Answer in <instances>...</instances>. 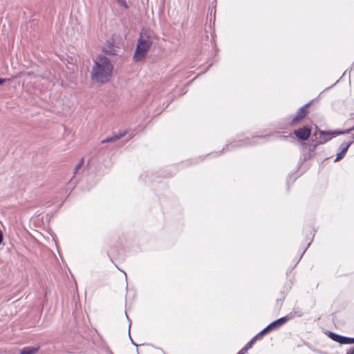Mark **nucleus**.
<instances>
[{
    "label": "nucleus",
    "instance_id": "obj_15",
    "mask_svg": "<svg viewBox=\"0 0 354 354\" xmlns=\"http://www.w3.org/2000/svg\"><path fill=\"white\" fill-rule=\"evenodd\" d=\"M116 1L120 6H122L126 8L128 7L126 0H116Z\"/></svg>",
    "mask_w": 354,
    "mask_h": 354
},
{
    "label": "nucleus",
    "instance_id": "obj_18",
    "mask_svg": "<svg viewBox=\"0 0 354 354\" xmlns=\"http://www.w3.org/2000/svg\"><path fill=\"white\" fill-rule=\"evenodd\" d=\"M346 354H354V346L351 348H350Z\"/></svg>",
    "mask_w": 354,
    "mask_h": 354
},
{
    "label": "nucleus",
    "instance_id": "obj_6",
    "mask_svg": "<svg viewBox=\"0 0 354 354\" xmlns=\"http://www.w3.org/2000/svg\"><path fill=\"white\" fill-rule=\"evenodd\" d=\"M294 317V315L292 313H289L286 316H284L283 317H281L272 323H270L269 325H268V328H269L270 331H272L274 330H276L279 328H280L281 326H283L284 324H286L288 321L292 319Z\"/></svg>",
    "mask_w": 354,
    "mask_h": 354
},
{
    "label": "nucleus",
    "instance_id": "obj_12",
    "mask_svg": "<svg viewBox=\"0 0 354 354\" xmlns=\"http://www.w3.org/2000/svg\"><path fill=\"white\" fill-rule=\"evenodd\" d=\"M104 51L106 54L110 55H117V50L113 46H107L105 47Z\"/></svg>",
    "mask_w": 354,
    "mask_h": 354
},
{
    "label": "nucleus",
    "instance_id": "obj_19",
    "mask_svg": "<svg viewBox=\"0 0 354 354\" xmlns=\"http://www.w3.org/2000/svg\"><path fill=\"white\" fill-rule=\"evenodd\" d=\"M318 145H319V144H317V142H316V144H315V145H314L313 147H310L309 151H313L315 149L316 147H317Z\"/></svg>",
    "mask_w": 354,
    "mask_h": 354
},
{
    "label": "nucleus",
    "instance_id": "obj_1",
    "mask_svg": "<svg viewBox=\"0 0 354 354\" xmlns=\"http://www.w3.org/2000/svg\"><path fill=\"white\" fill-rule=\"evenodd\" d=\"M113 66L109 58L99 56L94 60L91 73V80L97 83H106L112 75Z\"/></svg>",
    "mask_w": 354,
    "mask_h": 354
},
{
    "label": "nucleus",
    "instance_id": "obj_3",
    "mask_svg": "<svg viewBox=\"0 0 354 354\" xmlns=\"http://www.w3.org/2000/svg\"><path fill=\"white\" fill-rule=\"evenodd\" d=\"M354 128H351L345 131H318L316 132V142L317 144L321 145L326 143L327 141L330 140L332 138L335 137L341 134H346L351 133Z\"/></svg>",
    "mask_w": 354,
    "mask_h": 354
},
{
    "label": "nucleus",
    "instance_id": "obj_17",
    "mask_svg": "<svg viewBox=\"0 0 354 354\" xmlns=\"http://www.w3.org/2000/svg\"><path fill=\"white\" fill-rule=\"evenodd\" d=\"M257 340V337H254L251 339L250 341H249L248 343L250 344V346L252 347L253 344L255 343V342Z\"/></svg>",
    "mask_w": 354,
    "mask_h": 354
},
{
    "label": "nucleus",
    "instance_id": "obj_22",
    "mask_svg": "<svg viewBox=\"0 0 354 354\" xmlns=\"http://www.w3.org/2000/svg\"><path fill=\"white\" fill-rule=\"evenodd\" d=\"M236 354H245V353L241 349Z\"/></svg>",
    "mask_w": 354,
    "mask_h": 354
},
{
    "label": "nucleus",
    "instance_id": "obj_16",
    "mask_svg": "<svg viewBox=\"0 0 354 354\" xmlns=\"http://www.w3.org/2000/svg\"><path fill=\"white\" fill-rule=\"evenodd\" d=\"M251 348H252V346H250V344L247 343L245 345V346L241 348V350H243V351L245 353Z\"/></svg>",
    "mask_w": 354,
    "mask_h": 354
},
{
    "label": "nucleus",
    "instance_id": "obj_5",
    "mask_svg": "<svg viewBox=\"0 0 354 354\" xmlns=\"http://www.w3.org/2000/svg\"><path fill=\"white\" fill-rule=\"evenodd\" d=\"M326 335L332 340L340 344H354V337L342 336L331 331H327Z\"/></svg>",
    "mask_w": 354,
    "mask_h": 354
},
{
    "label": "nucleus",
    "instance_id": "obj_20",
    "mask_svg": "<svg viewBox=\"0 0 354 354\" xmlns=\"http://www.w3.org/2000/svg\"><path fill=\"white\" fill-rule=\"evenodd\" d=\"M3 241V233L1 232V230H0V244L2 243Z\"/></svg>",
    "mask_w": 354,
    "mask_h": 354
},
{
    "label": "nucleus",
    "instance_id": "obj_23",
    "mask_svg": "<svg viewBox=\"0 0 354 354\" xmlns=\"http://www.w3.org/2000/svg\"><path fill=\"white\" fill-rule=\"evenodd\" d=\"M282 138H283V139H286V138H288V137H287V136H283Z\"/></svg>",
    "mask_w": 354,
    "mask_h": 354
},
{
    "label": "nucleus",
    "instance_id": "obj_13",
    "mask_svg": "<svg viewBox=\"0 0 354 354\" xmlns=\"http://www.w3.org/2000/svg\"><path fill=\"white\" fill-rule=\"evenodd\" d=\"M270 332V331L269 328H268V326H266L264 329H263L261 332H259L257 335H255V337H257V339H258Z\"/></svg>",
    "mask_w": 354,
    "mask_h": 354
},
{
    "label": "nucleus",
    "instance_id": "obj_8",
    "mask_svg": "<svg viewBox=\"0 0 354 354\" xmlns=\"http://www.w3.org/2000/svg\"><path fill=\"white\" fill-rule=\"evenodd\" d=\"M294 134L301 140H307L311 134V130L307 127H303L294 131Z\"/></svg>",
    "mask_w": 354,
    "mask_h": 354
},
{
    "label": "nucleus",
    "instance_id": "obj_4",
    "mask_svg": "<svg viewBox=\"0 0 354 354\" xmlns=\"http://www.w3.org/2000/svg\"><path fill=\"white\" fill-rule=\"evenodd\" d=\"M263 137L262 136H255L253 137L251 139L247 138L245 140H239L237 141H234L230 145H227L225 148H223L222 151H219V154L223 153L225 151L230 150L231 149L242 147V146H250V145H254L257 143V140L262 139Z\"/></svg>",
    "mask_w": 354,
    "mask_h": 354
},
{
    "label": "nucleus",
    "instance_id": "obj_7",
    "mask_svg": "<svg viewBox=\"0 0 354 354\" xmlns=\"http://www.w3.org/2000/svg\"><path fill=\"white\" fill-rule=\"evenodd\" d=\"M310 102L307 103L299 109V110L297 113V115L291 121L292 125H295L298 124L303 118H304L306 116V115L308 113V108L310 106Z\"/></svg>",
    "mask_w": 354,
    "mask_h": 354
},
{
    "label": "nucleus",
    "instance_id": "obj_14",
    "mask_svg": "<svg viewBox=\"0 0 354 354\" xmlns=\"http://www.w3.org/2000/svg\"><path fill=\"white\" fill-rule=\"evenodd\" d=\"M84 164V158H82L80 162L76 165L75 168L74 173L75 174H77L79 173V171L82 167V165Z\"/></svg>",
    "mask_w": 354,
    "mask_h": 354
},
{
    "label": "nucleus",
    "instance_id": "obj_24",
    "mask_svg": "<svg viewBox=\"0 0 354 354\" xmlns=\"http://www.w3.org/2000/svg\"><path fill=\"white\" fill-rule=\"evenodd\" d=\"M131 341H133V340L131 339ZM132 344H133L134 345H136V346H138V345H137V344H136L134 343V342H132Z\"/></svg>",
    "mask_w": 354,
    "mask_h": 354
},
{
    "label": "nucleus",
    "instance_id": "obj_9",
    "mask_svg": "<svg viewBox=\"0 0 354 354\" xmlns=\"http://www.w3.org/2000/svg\"><path fill=\"white\" fill-rule=\"evenodd\" d=\"M353 140H350L348 142L344 141L340 145V146L339 147V152L337 153L336 158L335 159V162H337L344 157L349 147L353 144Z\"/></svg>",
    "mask_w": 354,
    "mask_h": 354
},
{
    "label": "nucleus",
    "instance_id": "obj_2",
    "mask_svg": "<svg viewBox=\"0 0 354 354\" xmlns=\"http://www.w3.org/2000/svg\"><path fill=\"white\" fill-rule=\"evenodd\" d=\"M153 44L151 34L146 30H142L139 35L136 50L133 54V60L140 62L146 57Z\"/></svg>",
    "mask_w": 354,
    "mask_h": 354
},
{
    "label": "nucleus",
    "instance_id": "obj_21",
    "mask_svg": "<svg viewBox=\"0 0 354 354\" xmlns=\"http://www.w3.org/2000/svg\"><path fill=\"white\" fill-rule=\"evenodd\" d=\"M6 82V79L0 78V86Z\"/></svg>",
    "mask_w": 354,
    "mask_h": 354
},
{
    "label": "nucleus",
    "instance_id": "obj_11",
    "mask_svg": "<svg viewBox=\"0 0 354 354\" xmlns=\"http://www.w3.org/2000/svg\"><path fill=\"white\" fill-rule=\"evenodd\" d=\"M39 350V346H27L21 350L20 354H35Z\"/></svg>",
    "mask_w": 354,
    "mask_h": 354
},
{
    "label": "nucleus",
    "instance_id": "obj_10",
    "mask_svg": "<svg viewBox=\"0 0 354 354\" xmlns=\"http://www.w3.org/2000/svg\"><path fill=\"white\" fill-rule=\"evenodd\" d=\"M128 133L127 130H123L120 131L118 133H115L113 136L106 137L105 139H104L102 141V143H107V142H113L119 139L123 138L124 136H126Z\"/></svg>",
    "mask_w": 354,
    "mask_h": 354
}]
</instances>
